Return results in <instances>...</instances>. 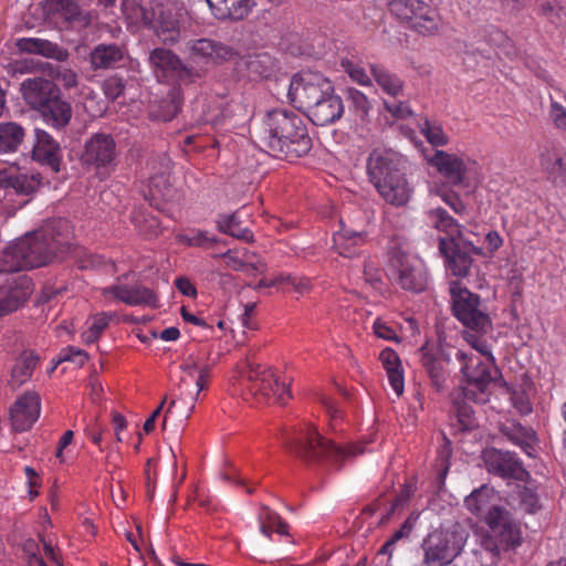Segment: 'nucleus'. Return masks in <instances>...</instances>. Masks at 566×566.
Masks as SVG:
<instances>
[{
    "label": "nucleus",
    "instance_id": "1",
    "mask_svg": "<svg viewBox=\"0 0 566 566\" xmlns=\"http://www.w3.org/2000/svg\"><path fill=\"white\" fill-rule=\"evenodd\" d=\"M71 239L66 219H49L3 250L0 269L13 273L61 263L72 248Z\"/></svg>",
    "mask_w": 566,
    "mask_h": 566
},
{
    "label": "nucleus",
    "instance_id": "2",
    "mask_svg": "<svg viewBox=\"0 0 566 566\" xmlns=\"http://www.w3.org/2000/svg\"><path fill=\"white\" fill-rule=\"evenodd\" d=\"M254 138L265 153L290 163L306 156L313 148L306 120L286 108L268 111L254 128Z\"/></svg>",
    "mask_w": 566,
    "mask_h": 566
},
{
    "label": "nucleus",
    "instance_id": "3",
    "mask_svg": "<svg viewBox=\"0 0 566 566\" xmlns=\"http://www.w3.org/2000/svg\"><path fill=\"white\" fill-rule=\"evenodd\" d=\"M285 450L297 458L307 469L315 472L329 473L339 471L344 460L361 453L350 446L344 448L322 436L316 428L308 427L294 433H286L283 439Z\"/></svg>",
    "mask_w": 566,
    "mask_h": 566
},
{
    "label": "nucleus",
    "instance_id": "4",
    "mask_svg": "<svg viewBox=\"0 0 566 566\" xmlns=\"http://www.w3.org/2000/svg\"><path fill=\"white\" fill-rule=\"evenodd\" d=\"M368 180L395 207L406 206L413 192L407 178L408 160L392 149H373L366 160Z\"/></svg>",
    "mask_w": 566,
    "mask_h": 566
},
{
    "label": "nucleus",
    "instance_id": "5",
    "mask_svg": "<svg viewBox=\"0 0 566 566\" xmlns=\"http://www.w3.org/2000/svg\"><path fill=\"white\" fill-rule=\"evenodd\" d=\"M25 104L35 111L39 117L56 130L67 127L73 116V108L60 88L49 78L35 76L27 78L20 87Z\"/></svg>",
    "mask_w": 566,
    "mask_h": 566
},
{
    "label": "nucleus",
    "instance_id": "6",
    "mask_svg": "<svg viewBox=\"0 0 566 566\" xmlns=\"http://www.w3.org/2000/svg\"><path fill=\"white\" fill-rule=\"evenodd\" d=\"M489 532L482 537V547L499 557L501 551H515L522 545V530L520 522L504 506H492L484 516Z\"/></svg>",
    "mask_w": 566,
    "mask_h": 566
},
{
    "label": "nucleus",
    "instance_id": "7",
    "mask_svg": "<svg viewBox=\"0 0 566 566\" xmlns=\"http://www.w3.org/2000/svg\"><path fill=\"white\" fill-rule=\"evenodd\" d=\"M452 315L468 329L483 336L493 329L490 315L482 308L481 296L471 292L460 281L449 284Z\"/></svg>",
    "mask_w": 566,
    "mask_h": 566
},
{
    "label": "nucleus",
    "instance_id": "8",
    "mask_svg": "<svg viewBox=\"0 0 566 566\" xmlns=\"http://www.w3.org/2000/svg\"><path fill=\"white\" fill-rule=\"evenodd\" d=\"M469 533L460 525L450 528H436L422 541L423 565L448 566L463 551Z\"/></svg>",
    "mask_w": 566,
    "mask_h": 566
},
{
    "label": "nucleus",
    "instance_id": "9",
    "mask_svg": "<svg viewBox=\"0 0 566 566\" xmlns=\"http://www.w3.org/2000/svg\"><path fill=\"white\" fill-rule=\"evenodd\" d=\"M149 66L159 83L190 85L205 76V72L185 63L172 50L157 46L149 52Z\"/></svg>",
    "mask_w": 566,
    "mask_h": 566
},
{
    "label": "nucleus",
    "instance_id": "10",
    "mask_svg": "<svg viewBox=\"0 0 566 566\" xmlns=\"http://www.w3.org/2000/svg\"><path fill=\"white\" fill-rule=\"evenodd\" d=\"M333 86V82L319 72L301 71L290 78L286 97L294 108L305 114L321 102Z\"/></svg>",
    "mask_w": 566,
    "mask_h": 566
},
{
    "label": "nucleus",
    "instance_id": "11",
    "mask_svg": "<svg viewBox=\"0 0 566 566\" xmlns=\"http://www.w3.org/2000/svg\"><path fill=\"white\" fill-rule=\"evenodd\" d=\"M438 249L444 259L447 271L457 277H468L471 274L474 262L472 255H485L483 248L474 245L460 229L457 234L440 237Z\"/></svg>",
    "mask_w": 566,
    "mask_h": 566
},
{
    "label": "nucleus",
    "instance_id": "12",
    "mask_svg": "<svg viewBox=\"0 0 566 566\" xmlns=\"http://www.w3.org/2000/svg\"><path fill=\"white\" fill-rule=\"evenodd\" d=\"M43 14L49 23L63 31L86 30L98 19L96 10H85L78 0H44Z\"/></svg>",
    "mask_w": 566,
    "mask_h": 566
},
{
    "label": "nucleus",
    "instance_id": "13",
    "mask_svg": "<svg viewBox=\"0 0 566 566\" xmlns=\"http://www.w3.org/2000/svg\"><path fill=\"white\" fill-rule=\"evenodd\" d=\"M389 269L395 282L405 291L419 294L426 291L428 274L421 261L411 258L400 247L389 251Z\"/></svg>",
    "mask_w": 566,
    "mask_h": 566
},
{
    "label": "nucleus",
    "instance_id": "14",
    "mask_svg": "<svg viewBox=\"0 0 566 566\" xmlns=\"http://www.w3.org/2000/svg\"><path fill=\"white\" fill-rule=\"evenodd\" d=\"M486 471L503 480H514L530 484L532 475L513 451L486 447L481 452Z\"/></svg>",
    "mask_w": 566,
    "mask_h": 566
},
{
    "label": "nucleus",
    "instance_id": "15",
    "mask_svg": "<svg viewBox=\"0 0 566 566\" xmlns=\"http://www.w3.org/2000/svg\"><path fill=\"white\" fill-rule=\"evenodd\" d=\"M238 71L251 82L273 81L279 84L287 80L279 59L268 52L248 53L237 62Z\"/></svg>",
    "mask_w": 566,
    "mask_h": 566
},
{
    "label": "nucleus",
    "instance_id": "16",
    "mask_svg": "<svg viewBox=\"0 0 566 566\" xmlns=\"http://www.w3.org/2000/svg\"><path fill=\"white\" fill-rule=\"evenodd\" d=\"M420 354V364L430 380V386L437 392H443L447 389L449 378L448 366L451 361L449 353L444 349L441 342L431 344L427 339L418 349Z\"/></svg>",
    "mask_w": 566,
    "mask_h": 566
},
{
    "label": "nucleus",
    "instance_id": "17",
    "mask_svg": "<svg viewBox=\"0 0 566 566\" xmlns=\"http://www.w3.org/2000/svg\"><path fill=\"white\" fill-rule=\"evenodd\" d=\"M116 142L111 134L94 133L84 144L81 161L85 166L115 168L117 166Z\"/></svg>",
    "mask_w": 566,
    "mask_h": 566
},
{
    "label": "nucleus",
    "instance_id": "18",
    "mask_svg": "<svg viewBox=\"0 0 566 566\" xmlns=\"http://www.w3.org/2000/svg\"><path fill=\"white\" fill-rule=\"evenodd\" d=\"M184 53L193 63L221 65L237 55V51L210 38L191 39L185 43Z\"/></svg>",
    "mask_w": 566,
    "mask_h": 566
},
{
    "label": "nucleus",
    "instance_id": "19",
    "mask_svg": "<svg viewBox=\"0 0 566 566\" xmlns=\"http://www.w3.org/2000/svg\"><path fill=\"white\" fill-rule=\"evenodd\" d=\"M33 290V280L27 274H20L7 281L0 289V316L18 311L28 302Z\"/></svg>",
    "mask_w": 566,
    "mask_h": 566
},
{
    "label": "nucleus",
    "instance_id": "20",
    "mask_svg": "<svg viewBox=\"0 0 566 566\" xmlns=\"http://www.w3.org/2000/svg\"><path fill=\"white\" fill-rule=\"evenodd\" d=\"M34 137L31 151L32 160L41 166L49 167L54 174L61 172L63 169V151L60 143L41 128L34 129Z\"/></svg>",
    "mask_w": 566,
    "mask_h": 566
},
{
    "label": "nucleus",
    "instance_id": "21",
    "mask_svg": "<svg viewBox=\"0 0 566 566\" xmlns=\"http://www.w3.org/2000/svg\"><path fill=\"white\" fill-rule=\"evenodd\" d=\"M429 164L437 168L440 175L446 179L448 186L469 187L470 181L467 176L468 168L462 158L455 154L444 150H436Z\"/></svg>",
    "mask_w": 566,
    "mask_h": 566
},
{
    "label": "nucleus",
    "instance_id": "22",
    "mask_svg": "<svg viewBox=\"0 0 566 566\" xmlns=\"http://www.w3.org/2000/svg\"><path fill=\"white\" fill-rule=\"evenodd\" d=\"M41 410V398L35 391H28L17 399L10 408L12 427L18 432H24L32 428L38 420Z\"/></svg>",
    "mask_w": 566,
    "mask_h": 566
},
{
    "label": "nucleus",
    "instance_id": "23",
    "mask_svg": "<svg viewBox=\"0 0 566 566\" xmlns=\"http://www.w3.org/2000/svg\"><path fill=\"white\" fill-rule=\"evenodd\" d=\"M344 113L343 98L335 93L333 86L305 115L315 126H327L338 122Z\"/></svg>",
    "mask_w": 566,
    "mask_h": 566
},
{
    "label": "nucleus",
    "instance_id": "24",
    "mask_svg": "<svg viewBox=\"0 0 566 566\" xmlns=\"http://www.w3.org/2000/svg\"><path fill=\"white\" fill-rule=\"evenodd\" d=\"M185 101L182 86L172 84L166 95L150 103L148 118L151 122H171L181 112Z\"/></svg>",
    "mask_w": 566,
    "mask_h": 566
},
{
    "label": "nucleus",
    "instance_id": "25",
    "mask_svg": "<svg viewBox=\"0 0 566 566\" xmlns=\"http://www.w3.org/2000/svg\"><path fill=\"white\" fill-rule=\"evenodd\" d=\"M104 294H112L116 300L129 306H149L151 308L159 307L157 294L149 287L142 284H118L112 285L104 290Z\"/></svg>",
    "mask_w": 566,
    "mask_h": 566
},
{
    "label": "nucleus",
    "instance_id": "26",
    "mask_svg": "<svg viewBox=\"0 0 566 566\" xmlns=\"http://www.w3.org/2000/svg\"><path fill=\"white\" fill-rule=\"evenodd\" d=\"M500 433L511 443L521 448L530 458H537L536 444L539 442L536 431L532 427L523 426L517 420H512L499 426Z\"/></svg>",
    "mask_w": 566,
    "mask_h": 566
},
{
    "label": "nucleus",
    "instance_id": "27",
    "mask_svg": "<svg viewBox=\"0 0 566 566\" xmlns=\"http://www.w3.org/2000/svg\"><path fill=\"white\" fill-rule=\"evenodd\" d=\"M150 18L155 20L156 34L165 45H174L180 40V21L171 9L158 6Z\"/></svg>",
    "mask_w": 566,
    "mask_h": 566
},
{
    "label": "nucleus",
    "instance_id": "28",
    "mask_svg": "<svg viewBox=\"0 0 566 566\" xmlns=\"http://www.w3.org/2000/svg\"><path fill=\"white\" fill-rule=\"evenodd\" d=\"M213 17L219 21H241L255 6L254 0H206Z\"/></svg>",
    "mask_w": 566,
    "mask_h": 566
},
{
    "label": "nucleus",
    "instance_id": "29",
    "mask_svg": "<svg viewBox=\"0 0 566 566\" xmlns=\"http://www.w3.org/2000/svg\"><path fill=\"white\" fill-rule=\"evenodd\" d=\"M457 358L463 363L460 373L462 375V382L468 386H473L480 394H488L489 387L492 384L493 377L491 369L482 361H479L476 367L470 373V367L467 363L469 356L463 350L457 352Z\"/></svg>",
    "mask_w": 566,
    "mask_h": 566
},
{
    "label": "nucleus",
    "instance_id": "30",
    "mask_svg": "<svg viewBox=\"0 0 566 566\" xmlns=\"http://www.w3.org/2000/svg\"><path fill=\"white\" fill-rule=\"evenodd\" d=\"M124 50L116 43L96 45L90 53L93 70H107L119 66L124 60Z\"/></svg>",
    "mask_w": 566,
    "mask_h": 566
},
{
    "label": "nucleus",
    "instance_id": "31",
    "mask_svg": "<svg viewBox=\"0 0 566 566\" xmlns=\"http://www.w3.org/2000/svg\"><path fill=\"white\" fill-rule=\"evenodd\" d=\"M379 360L387 373L389 384L394 391L397 396H401L405 389V377L399 355L395 349L386 347L380 352Z\"/></svg>",
    "mask_w": 566,
    "mask_h": 566
},
{
    "label": "nucleus",
    "instance_id": "32",
    "mask_svg": "<svg viewBox=\"0 0 566 566\" xmlns=\"http://www.w3.org/2000/svg\"><path fill=\"white\" fill-rule=\"evenodd\" d=\"M216 226L218 231L221 233L231 235L247 243L254 242L253 232L249 228L242 227V220L240 219L239 211L218 214Z\"/></svg>",
    "mask_w": 566,
    "mask_h": 566
},
{
    "label": "nucleus",
    "instance_id": "33",
    "mask_svg": "<svg viewBox=\"0 0 566 566\" xmlns=\"http://www.w3.org/2000/svg\"><path fill=\"white\" fill-rule=\"evenodd\" d=\"M453 454L452 441L442 432V443L437 450L434 468L437 475L433 481L436 493H441L444 490L446 478L450 471L451 458Z\"/></svg>",
    "mask_w": 566,
    "mask_h": 566
},
{
    "label": "nucleus",
    "instance_id": "34",
    "mask_svg": "<svg viewBox=\"0 0 566 566\" xmlns=\"http://www.w3.org/2000/svg\"><path fill=\"white\" fill-rule=\"evenodd\" d=\"M39 361L40 356L34 350L24 349L11 369V386H21L30 379Z\"/></svg>",
    "mask_w": 566,
    "mask_h": 566
},
{
    "label": "nucleus",
    "instance_id": "35",
    "mask_svg": "<svg viewBox=\"0 0 566 566\" xmlns=\"http://www.w3.org/2000/svg\"><path fill=\"white\" fill-rule=\"evenodd\" d=\"M494 496V489L488 484H483L480 488L473 490L465 499V507L475 516L483 517L488 511L495 504H491V500Z\"/></svg>",
    "mask_w": 566,
    "mask_h": 566
},
{
    "label": "nucleus",
    "instance_id": "36",
    "mask_svg": "<svg viewBox=\"0 0 566 566\" xmlns=\"http://www.w3.org/2000/svg\"><path fill=\"white\" fill-rule=\"evenodd\" d=\"M410 28L421 35H432L438 29V12L430 4L421 0L415 20H411Z\"/></svg>",
    "mask_w": 566,
    "mask_h": 566
},
{
    "label": "nucleus",
    "instance_id": "37",
    "mask_svg": "<svg viewBox=\"0 0 566 566\" xmlns=\"http://www.w3.org/2000/svg\"><path fill=\"white\" fill-rule=\"evenodd\" d=\"M542 166L555 185H566V153L548 151L542 157Z\"/></svg>",
    "mask_w": 566,
    "mask_h": 566
},
{
    "label": "nucleus",
    "instance_id": "38",
    "mask_svg": "<svg viewBox=\"0 0 566 566\" xmlns=\"http://www.w3.org/2000/svg\"><path fill=\"white\" fill-rule=\"evenodd\" d=\"M24 128L15 122L0 123V153L17 151L24 139Z\"/></svg>",
    "mask_w": 566,
    "mask_h": 566
},
{
    "label": "nucleus",
    "instance_id": "39",
    "mask_svg": "<svg viewBox=\"0 0 566 566\" xmlns=\"http://www.w3.org/2000/svg\"><path fill=\"white\" fill-rule=\"evenodd\" d=\"M366 237V231H356L347 228L343 220H340V229L334 234V242L339 249V254L348 258L354 254L350 248L363 243Z\"/></svg>",
    "mask_w": 566,
    "mask_h": 566
},
{
    "label": "nucleus",
    "instance_id": "40",
    "mask_svg": "<svg viewBox=\"0 0 566 566\" xmlns=\"http://www.w3.org/2000/svg\"><path fill=\"white\" fill-rule=\"evenodd\" d=\"M344 94L348 103L349 112L361 123H368L371 104L367 96L355 87L345 88Z\"/></svg>",
    "mask_w": 566,
    "mask_h": 566
},
{
    "label": "nucleus",
    "instance_id": "41",
    "mask_svg": "<svg viewBox=\"0 0 566 566\" xmlns=\"http://www.w3.org/2000/svg\"><path fill=\"white\" fill-rule=\"evenodd\" d=\"M14 71L19 73H41L53 78L60 77V66L34 57H25L14 62Z\"/></svg>",
    "mask_w": 566,
    "mask_h": 566
},
{
    "label": "nucleus",
    "instance_id": "42",
    "mask_svg": "<svg viewBox=\"0 0 566 566\" xmlns=\"http://www.w3.org/2000/svg\"><path fill=\"white\" fill-rule=\"evenodd\" d=\"M370 72L376 83L389 95L397 96L403 87V82L381 64H371Z\"/></svg>",
    "mask_w": 566,
    "mask_h": 566
},
{
    "label": "nucleus",
    "instance_id": "43",
    "mask_svg": "<svg viewBox=\"0 0 566 566\" xmlns=\"http://www.w3.org/2000/svg\"><path fill=\"white\" fill-rule=\"evenodd\" d=\"M517 495L520 499V505L525 513L534 515L543 509L535 480L532 479L530 484L524 483V485H517Z\"/></svg>",
    "mask_w": 566,
    "mask_h": 566
},
{
    "label": "nucleus",
    "instance_id": "44",
    "mask_svg": "<svg viewBox=\"0 0 566 566\" xmlns=\"http://www.w3.org/2000/svg\"><path fill=\"white\" fill-rule=\"evenodd\" d=\"M421 0H390L388 2L389 12L400 22L410 24L418 11Z\"/></svg>",
    "mask_w": 566,
    "mask_h": 566
},
{
    "label": "nucleus",
    "instance_id": "45",
    "mask_svg": "<svg viewBox=\"0 0 566 566\" xmlns=\"http://www.w3.org/2000/svg\"><path fill=\"white\" fill-rule=\"evenodd\" d=\"M429 217L433 220L434 229L447 233V237L457 234V230L463 231V226L460 224L444 208L438 207L429 211Z\"/></svg>",
    "mask_w": 566,
    "mask_h": 566
},
{
    "label": "nucleus",
    "instance_id": "46",
    "mask_svg": "<svg viewBox=\"0 0 566 566\" xmlns=\"http://www.w3.org/2000/svg\"><path fill=\"white\" fill-rule=\"evenodd\" d=\"M42 179L40 172L32 175L15 172L12 189L19 196L33 195L40 189Z\"/></svg>",
    "mask_w": 566,
    "mask_h": 566
},
{
    "label": "nucleus",
    "instance_id": "47",
    "mask_svg": "<svg viewBox=\"0 0 566 566\" xmlns=\"http://www.w3.org/2000/svg\"><path fill=\"white\" fill-rule=\"evenodd\" d=\"M452 187L453 186L442 184L436 188V195L440 197L441 200L448 205L455 214L461 217L467 216V205L463 202L460 195L452 189Z\"/></svg>",
    "mask_w": 566,
    "mask_h": 566
},
{
    "label": "nucleus",
    "instance_id": "48",
    "mask_svg": "<svg viewBox=\"0 0 566 566\" xmlns=\"http://www.w3.org/2000/svg\"><path fill=\"white\" fill-rule=\"evenodd\" d=\"M461 432H470L475 428L474 410L462 399L451 400Z\"/></svg>",
    "mask_w": 566,
    "mask_h": 566
},
{
    "label": "nucleus",
    "instance_id": "49",
    "mask_svg": "<svg viewBox=\"0 0 566 566\" xmlns=\"http://www.w3.org/2000/svg\"><path fill=\"white\" fill-rule=\"evenodd\" d=\"M120 9L125 18L132 22L142 21L146 27L153 24V18L138 0H122Z\"/></svg>",
    "mask_w": 566,
    "mask_h": 566
},
{
    "label": "nucleus",
    "instance_id": "50",
    "mask_svg": "<svg viewBox=\"0 0 566 566\" xmlns=\"http://www.w3.org/2000/svg\"><path fill=\"white\" fill-rule=\"evenodd\" d=\"M115 314L99 313L95 315L92 326L82 334L85 344L95 343L108 326Z\"/></svg>",
    "mask_w": 566,
    "mask_h": 566
},
{
    "label": "nucleus",
    "instance_id": "51",
    "mask_svg": "<svg viewBox=\"0 0 566 566\" xmlns=\"http://www.w3.org/2000/svg\"><path fill=\"white\" fill-rule=\"evenodd\" d=\"M535 7L537 15L545 18L549 23L556 25L560 21L563 7L557 0L535 1Z\"/></svg>",
    "mask_w": 566,
    "mask_h": 566
},
{
    "label": "nucleus",
    "instance_id": "52",
    "mask_svg": "<svg viewBox=\"0 0 566 566\" xmlns=\"http://www.w3.org/2000/svg\"><path fill=\"white\" fill-rule=\"evenodd\" d=\"M88 359L90 355L84 349L77 348L75 346H66L59 353L55 360V366H59L65 361H71L81 368L86 364Z\"/></svg>",
    "mask_w": 566,
    "mask_h": 566
},
{
    "label": "nucleus",
    "instance_id": "53",
    "mask_svg": "<svg viewBox=\"0 0 566 566\" xmlns=\"http://www.w3.org/2000/svg\"><path fill=\"white\" fill-rule=\"evenodd\" d=\"M474 42L484 41L489 45H501L506 40V35L495 25H485L474 31Z\"/></svg>",
    "mask_w": 566,
    "mask_h": 566
},
{
    "label": "nucleus",
    "instance_id": "54",
    "mask_svg": "<svg viewBox=\"0 0 566 566\" xmlns=\"http://www.w3.org/2000/svg\"><path fill=\"white\" fill-rule=\"evenodd\" d=\"M420 129L428 143L432 146H444L449 142V138L444 134L442 127L440 125H432L427 118L420 126Z\"/></svg>",
    "mask_w": 566,
    "mask_h": 566
},
{
    "label": "nucleus",
    "instance_id": "55",
    "mask_svg": "<svg viewBox=\"0 0 566 566\" xmlns=\"http://www.w3.org/2000/svg\"><path fill=\"white\" fill-rule=\"evenodd\" d=\"M283 518L280 516L279 513L275 511H272L269 506L262 505L261 512L259 514V521H260V532L271 538V535L273 533V527L276 523L282 521Z\"/></svg>",
    "mask_w": 566,
    "mask_h": 566
},
{
    "label": "nucleus",
    "instance_id": "56",
    "mask_svg": "<svg viewBox=\"0 0 566 566\" xmlns=\"http://www.w3.org/2000/svg\"><path fill=\"white\" fill-rule=\"evenodd\" d=\"M76 266L81 271L101 269L106 264L103 255L87 252L83 250L81 253H76Z\"/></svg>",
    "mask_w": 566,
    "mask_h": 566
},
{
    "label": "nucleus",
    "instance_id": "57",
    "mask_svg": "<svg viewBox=\"0 0 566 566\" xmlns=\"http://www.w3.org/2000/svg\"><path fill=\"white\" fill-rule=\"evenodd\" d=\"M480 334L476 333H470L468 331H464L462 333L463 339L471 345L472 348H474L476 352H479L481 355L485 356L488 361H490L492 365H495V357L492 354L490 349V345L485 339H481L479 337Z\"/></svg>",
    "mask_w": 566,
    "mask_h": 566
},
{
    "label": "nucleus",
    "instance_id": "58",
    "mask_svg": "<svg viewBox=\"0 0 566 566\" xmlns=\"http://www.w3.org/2000/svg\"><path fill=\"white\" fill-rule=\"evenodd\" d=\"M281 387H282L283 392H287L289 391V386L285 385L284 382H281L279 380V378H276L274 376L273 373H271L270 370L262 373L261 385H260L259 390L264 396L276 395Z\"/></svg>",
    "mask_w": 566,
    "mask_h": 566
},
{
    "label": "nucleus",
    "instance_id": "59",
    "mask_svg": "<svg viewBox=\"0 0 566 566\" xmlns=\"http://www.w3.org/2000/svg\"><path fill=\"white\" fill-rule=\"evenodd\" d=\"M364 279L375 291L382 293L385 290L381 271L370 261H366L364 264Z\"/></svg>",
    "mask_w": 566,
    "mask_h": 566
},
{
    "label": "nucleus",
    "instance_id": "60",
    "mask_svg": "<svg viewBox=\"0 0 566 566\" xmlns=\"http://www.w3.org/2000/svg\"><path fill=\"white\" fill-rule=\"evenodd\" d=\"M340 66L350 76V78L360 85H369L371 83L369 76L365 70L359 65L355 64L352 60L343 57L340 60Z\"/></svg>",
    "mask_w": 566,
    "mask_h": 566
},
{
    "label": "nucleus",
    "instance_id": "61",
    "mask_svg": "<svg viewBox=\"0 0 566 566\" xmlns=\"http://www.w3.org/2000/svg\"><path fill=\"white\" fill-rule=\"evenodd\" d=\"M40 55L46 59H52L56 62H64L69 59L70 53L67 49L59 45L57 43L45 40Z\"/></svg>",
    "mask_w": 566,
    "mask_h": 566
},
{
    "label": "nucleus",
    "instance_id": "62",
    "mask_svg": "<svg viewBox=\"0 0 566 566\" xmlns=\"http://www.w3.org/2000/svg\"><path fill=\"white\" fill-rule=\"evenodd\" d=\"M45 39L39 38H21L15 42L19 52L28 54L40 55L44 45Z\"/></svg>",
    "mask_w": 566,
    "mask_h": 566
},
{
    "label": "nucleus",
    "instance_id": "63",
    "mask_svg": "<svg viewBox=\"0 0 566 566\" xmlns=\"http://www.w3.org/2000/svg\"><path fill=\"white\" fill-rule=\"evenodd\" d=\"M103 87L105 95L115 101L124 94L125 81L122 77L114 75L105 80Z\"/></svg>",
    "mask_w": 566,
    "mask_h": 566
},
{
    "label": "nucleus",
    "instance_id": "64",
    "mask_svg": "<svg viewBox=\"0 0 566 566\" xmlns=\"http://www.w3.org/2000/svg\"><path fill=\"white\" fill-rule=\"evenodd\" d=\"M549 118L557 129L566 132V108L556 101L551 102Z\"/></svg>",
    "mask_w": 566,
    "mask_h": 566
}]
</instances>
